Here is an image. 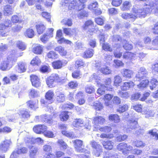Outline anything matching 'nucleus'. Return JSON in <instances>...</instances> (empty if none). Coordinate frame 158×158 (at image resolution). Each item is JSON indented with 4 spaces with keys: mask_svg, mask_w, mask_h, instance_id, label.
I'll use <instances>...</instances> for the list:
<instances>
[{
    "mask_svg": "<svg viewBox=\"0 0 158 158\" xmlns=\"http://www.w3.org/2000/svg\"><path fill=\"white\" fill-rule=\"evenodd\" d=\"M122 80L121 77L118 75L114 76V85L116 87L120 85L122 82Z\"/></svg>",
    "mask_w": 158,
    "mask_h": 158,
    "instance_id": "c9c22d12",
    "label": "nucleus"
},
{
    "mask_svg": "<svg viewBox=\"0 0 158 158\" xmlns=\"http://www.w3.org/2000/svg\"><path fill=\"white\" fill-rule=\"evenodd\" d=\"M57 143L60 146V148L64 150L66 149L67 148L68 146L67 144L62 139H59Z\"/></svg>",
    "mask_w": 158,
    "mask_h": 158,
    "instance_id": "6e6d98bb",
    "label": "nucleus"
},
{
    "mask_svg": "<svg viewBox=\"0 0 158 158\" xmlns=\"http://www.w3.org/2000/svg\"><path fill=\"white\" fill-rule=\"evenodd\" d=\"M29 95L31 98H35L40 96L39 92L34 89L29 90Z\"/></svg>",
    "mask_w": 158,
    "mask_h": 158,
    "instance_id": "a19ab883",
    "label": "nucleus"
},
{
    "mask_svg": "<svg viewBox=\"0 0 158 158\" xmlns=\"http://www.w3.org/2000/svg\"><path fill=\"white\" fill-rule=\"evenodd\" d=\"M113 97V96L112 94H106L104 96L103 99L105 101V104L106 106H109Z\"/></svg>",
    "mask_w": 158,
    "mask_h": 158,
    "instance_id": "2f4dec72",
    "label": "nucleus"
},
{
    "mask_svg": "<svg viewBox=\"0 0 158 158\" xmlns=\"http://www.w3.org/2000/svg\"><path fill=\"white\" fill-rule=\"evenodd\" d=\"M149 81L148 79L143 80L140 83L137 85V87L140 89H142L146 87L149 83Z\"/></svg>",
    "mask_w": 158,
    "mask_h": 158,
    "instance_id": "c03bdc74",
    "label": "nucleus"
},
{
    "mask_svg": "<svg viewBox=\"0 0 158 158\" xmlns=\"http://www.w3.org/2000/svg\"><path fill=\"white\" fill-rule=\"evenodd\" d=\"M121 73L123 77L127 79L131 78L134 73L132 70L129 69H123Z\"/></svg>",
    "mask_w": 158,
    "mask_h": 158,
    "instance_id": "f3484780",
    "label": "nucleus"
},
{
    "mask_svg": "<svg viewBox=\"0 0 158 158\" xmlns=\"http://www.w3.org/2000/svg\"><path fill=\"white\" fill-rule=\"evenodd\" d=\"M16 59L12 56L10 55L7 58L2 61L0 64V69L2 71L9 70L12 67L13 63L15 62Z\"/></svg>",
    "mask_w": 158,
    "mask_h": 158,
    "instance_id": "f03ea898",
    "label": "nucleus"
},
{
    "mask_svg": "<svg viewBox=\"0 0 158 158\" xmlns=\"http://www.w3.org/2000/svg\"><path fill=\"white\" fill-rule=\"evenodd\" d=\"M61 22L63 24L67 25L68 26H71L72 24V20L70 19H64L62 20Z\"/></svg>",
    "mask_w": 158,
    "mask_h": 158,
    "instance_id": "338daca9",
    "label": "nucleus"
},
{
    "mask_svg": "<svg viewBox=\"0 0 158 158\" xmlns=\"http://www.w3.org/2000/svg\"><path fill=\"white\" fill-rule=\"evenodd\" d=\"M38 151V148L36 147H32L30 152V157L33 158L36 154Z\"/></svg>",
    "mask_w": 158,
    "mask_h": 158,
    "instance_id": "bf43d9fd",
    "label": "nucleus"
},
{
    "mask_svg": "<svg viewBox=\"0 0 158 158\" xmlns=\"http://www.w3.org/2000/svg\"><path fill=\"white\" fill-rule=\"evenodd\" d=\"M16 118H17L19 116L22 118H27L29 117V112L24 109L20 110H19L18 113L15 114Z\"/></svg>",
    "mask_w": 158,
    "mask_h": 158,
    "instance_id": "6ab92c4d",
    "label": "nucleus"
},
{
    "mask_svg": "<svg viewBox=\"0 0 158 158\" xmlns=\"http://www.w3.org/2000/svg\"><path fill=\"white\" fill-rule=\"evenodd\" d=\"M119 156L117 153L108 152L104 156L103 158H119Z\"/></svg>",
    "mask_w": 158,
    "mask_h": 158,
    "instance_id": "e433bc0d",
    "label": "nucleus"
},
{
    "mask_svg": "<svg viewBox=\"0 0 158 158\" xmlns=\"http://www.w3.org/2000/svg\"><path fill=\"white\" fill-rule=\"evenodd\" d=\"M98 3L97 2H95L90 4L88 7L89 9L90 10H95V8L98 7Z\"/></svg>",
    "mask_w": 158,
    "mask_h": 158,
    "instance_id": "0e129e2a",
    "label": "nucleus"
},
{
    "mask_svg": "<svg viewBox=\"0 0 158 158\" xmlns=\"http://www.w3.org/2000/svg\"><path fill=\"white\" fill-rule=\"evenodd\" d=\"M134 85V82L132 81L125 82L123 83V85L120 87L122 90L126 91L133 87Z\"/></svg>",
    "mask_w": 158,
    "mask_h": 158,
    "instance_id": "412c9836",
    "label": "nucleus"
},
{
    "mask_svg": "<svg viewBox=\"0 0 158 158\" xmlns=\"http://www.w3.org/2000/svg\"><path fill=\"white\" fill-rule=\"evenodd\" d=\"M26 69L23 64L19 63L18 64V71L19 73H22L25 71Z\"/></svg>",
    "mask_w": 158,
    "mask_h": 158,
    "instance_id": "774afa93",
    "label": "nucleus"
},
{
    "mask_svg": "<svg viewBox=\"0 0 158 158\" xmlns=\"http://www.w3.org/2000/svg\"><path fill=\"white\" fill-rule=\"evenodd\" d=\"M47 56L48 58L55 59L58 57V55L53 51H51L47 54Z\"/></svg>",
    "mask_w": 158,
    "mask_h": 158,
    "instance_id": "864d4df0",
    "label": "nucleus"
},
{
    "mask_svg": "<svg viewBox=\"0 0 158 158\" xmlns=\"http://www.w3.org/2000/svg\"><path fill=\"white\" fill-rule=\"evenodd\" d=\"M42 16L45 18L48 22H51V16L50 13L46 12H43L41 14Z\"/></svg>",
    "mask_w": 158,
    "mask_h": 158,
    "instance_id": "69168bd1",
    "label": "nucleus"
},
{
    "mask_svg": "<svg viewBox=\"0 0 158 158\" xmlns=\"http://www.w3.org/2000/svg\"><path fill=\"white\" fill-rule=\"evenodd\" d=\"M36 118H40L42 122H44L49 124H52L53 123V120L50 115L46 114L36 117Z\"/></svg>",
    "mask_w": 158,
    "mask_h": 158,
    "instance_id": "4468645a",
    "label": "nucleus"
},
{
    "mask_svg": "<svg viewBox=\"0 0 158 158\" xmlns=\"http://www.w3.org/2000/svg\"><path fill=\"white\" fill-rule=\"evenodd\" d=\"M72 76L74 78L79 79L81 77L82 73L79 70L75 71L72 73Z\"/></svg>",
    "mask_w": 158,
    "mask_h": 158,
    "instance_id": "4d7b16f0",
    "label": "nucleus"
},
{
    "mask_svg": "<svg viewBox=\"0 0 158 158\" xmlns=\"http://www.w3.org/2000/svg\"><path fill=\"white\" fill-rule=\"evenodd\" d=\"M148 72L144 68H141L134 78L135 81H140L143 79L148 74Z\"/></svg>",
    "mask_w": 158,
    "mask_h": 158,
    "instance_id": "9d476101",
    "label": "nucleus"
},
{
    "mask_svg": "<svg viewBox=\"0 0 158 158\" xmlns=\"http://www.w3.org/2000/svg\"><path fill=\"white\" fill-rule=\"evenodd\" d=\"M44 49V47L42 45H37L33 48V52L37 54H40L42 53Z\"/></svg>",
    "mask_w": 158,
    "mask_h": 158,
    "instance_id": "c85d7f7f",
    "label": "nucleus"
},
{
    "mask_svg": "<svg viewBox=\"0 0 158 158\" xmlns=\"http://www.w3.org/2000/svg\"><path fill=\"white\" fill-rule=\"evenodd\" d=\"M47 127L44 125H38L34 127L33 131L37 134H41L44 132L47 129Z\"/></svg>",
    "mask_w": 158,
    "mask_h": 158,
    "instance_id": "2eb2a0df",
    "label": "nucleus"
},
{
    "mask_svg": "<svg viewBox=\"0 0 158 158\" xmlns=\"http://www.w3.org/2000/svg\"><path fill=\"white\" fill-rule=\"evenodd\" d=\"M56 100L59 102H62L65 101L64 95L62 93L57 92L56 93Z\"/></svg>",
    "mask_w": 158,
    "mask_h": 158,
    "instance_id": "f704fd0d",
    "label": "nucleus"
},
{
    "mask_svg": "<svg viewBox=\"0 0 158 158\" xmlns=\"http://www.w3.org/2000/svg\"><path fill=\"white\" fill-rule=\"evenodd\" d=\"M77 2L76 0H73L72 1L70 2L69 1V4L67 6L69 10H75L77 9Z\"/></svg>",
    "mask_w": 158,
    "mask_h": 158,
    "instance_id": "c756f323",
    "label": "nucleus"
},
{
    "mask_svg": "<svg viewBox=\"0 0 158 158\" xmlns=\"http://www.w3.org/2000/svg\"><path fill=\"white\" fill-rule=\"evenodd\" d=\"M11 142L9 139H5L0 144V151L5 153L8 150Z\"/></svg>",
    "mask_w": 158,
    "mask_h": 158,
    "instance_id": "f8f14e48",
    "label": "nucleus"
},
{
    "mask_svg": "<svg viewBox=\"0 0 158 158\" xmlns=\"http://www.w3.org/2000/svg\"><path fill=\"white\" fill-rule=\"evenodd\" d=\"M11 21L13 24L21 23H23L24 21L20 16L17 15H13L11 18Z\"/></svg>",
    "mask_w": 158,
    "mask_h": 158,
    "instance_id": "a878e982",
    "label": "nucleus"
},
{
    "mask_svg": "<svg viewBox=\"0 0 158 158\" xmlns=\"http://www.w3.org/2000/svg\"><path fill=\"white\" fill-rule=\"evenodd\" d=\"M55 50L58 52L60 55L62 56H65L67 54V52L65 50L64 48L61 46L56 47Z\"/></svg>",
    "mask_w": 158,
    "mask_h": 158,
    "instance_id": "37998d69",
    "label": "nucleus"
},
{
    "mask_svg": "<svg viewBox=\"0 0 158 158\" xmlns=\"http://www.w3.org/2000/svg\"><path fill=\"white\" fill-rule=\"evenodd\" d=\"M26 1L28 5L30 6L33 5L36 2L40 4H42L44 2L43 0H26Z\"/></svg>",
    "mask_w": 158,
    "mask_h": 158,
    "instance_id": "3c124183",
    "label": "nucleus"
},
{
    "mask_svg": "<svg viewBox=\"0 0 158 158\" xmlns=\"http://www.w3.org/2000/svg\"><path fill=\"white\" fill-rule=\"evenodd\" d=\"M131 6V2L129 1H126L123 2L120 7V8L122 11H127L129 10Z\"/></svg>",
    "mask_w": 158,
    "mask_h": 158,
    "instance_id": "bb28decb",
    "label": "nucleus"
},
{
    "mask_svg": "<svg viewBox=\"0 0 158 158\" xmlns=\"http://www.w3.org/2000/svg\"><path fill=\"white\" fill-rule=\"evenodd\" d=\"M90 145L93 148V155L96 156H99L102 152V148L101 146L94 140L91 141Z\"/></svg>",
    "mask_w": 158,
    "mask_h": 158,
    "instance_id": "20e7f679",
    "label": "nucleus"
},
{
    "mask_svg": "<svg viewBox=\"0 0 158 158\" xmlns=\"http://www.w3.org/2000/svg\"><path fill=\"white\" fill-rule=\"evenodd\" d=\"M73 143L74 144V148L75 150L79 152H85L86 150L82 147L83 141L79 139H77L73 141Z\"/></svg>",
    "mask_w": 158,
    "mask_h": 158,
    "instance_id": "6e6552de",
    "label": "nucleus"
},
{
    "mask_svg": "<svg viewBox=\"0 0 158 158\" xmlns=\"http://www.w3.org/2000/svg\"><path fill=\"white\" fill-rule=\"evenodd\" d=\"M105 121V119L102 116H98L94 117L92 120V123L95 128L94 131H97L98 128V126L99 125H103Z\"/></svg>",
    "mask_w": 158,
    "mask_h": 158,
    "instance_id": "423d86ee",
    "label": "nucleus"
},
{
    "mask_svg": "<svg viewBox=\"0 0 158 158\" xmlns=\"http://www.w3.org/2000/svg\"><path fill=\"white\" fill-rule=\"evenodd\" d=\"M38 101L37 103L33 101H29L27 102V105L30 108L33 109L37 107Z\"/></svg>",
    "mask_w": 158,
    "mask_h": 158,
    "instance_id": "5fc2aeb1",
    "label": "nucleus"
},
{
    "mask_svg": "<svg viewBox=\"0 0 158 158\" xmlns=\"http://www.w3.org/2000/svg\"><path fill=\"white\" fill-rule=\"evenodd\" d=\"M133 109L138 112H141L142 110V106L139 104H134L133 106Z\"/></svg>",
    "mask_w": 158,
    "mask_h": 158,
    "instance_id": "052dcab7",
    "label": "nucleus"
},
{
    "mask_svg": "<svg viewBox=\"0 0 158 158\" xmlns=\"http://www.w3.org/2000/svg\"><path fill=\"white\" fill-rule=\"evenodd\" d=\"M35 27L37 33L39 34H42L45 30L46 27L43 23L39 22L36 23Z\"/></svg>",
    "mask_w": 158,
    "mask_h": 158,
    "instance_id": "aec40b11",
    "label": "nucleus"
},
{
    "mask_svg": "<svg viewBox=\"0 0 158 158\" xmlns=\"http://www.w3.org/2000/svg\"><path fill=\"white\" fill-rule=\"evenodd\" d=\"M136 55L135 54L127 52L123 54V57L127 59H135L136 58Z\"/></svg>",
    "mask_w": 158,
    "mask_h": 158,
    "instance_id": "7c9ffc66",
    "label": "nucleus"
},
{
    "mask_svg": "<svg viewBox=\"0 0 158 158\" xmlns=\"http://www.w3.org/2000/svg\"><path fill=\"white\" fill-rule=\"evenodd\" d=\"M158 87V81L155 78H153L150 82V89L153 90L154 89Z\"/></svg>",
    "mask_w": 158,
    "mask_h": 158,
    "instance_id": "de8ad7c7",
    "label": "nucleus"
},
{
    "mask_svg": "<svg viewBox=\"0 0 158 158\" xmlns=\"http://www.w3.org/2000/svg\"><path fill=\"white\" fill-rule=\"evenodd\" d=\"M60 79L57 74L53 73L47 78L46 82L48 86L52 88L55 86V83L56 81L60 82Z\"/></svg>",
    "mask_w": 158,
    "mask_h": 158,
    "instance_id": "7ed1b4c3",
    "label": "nucleus"
},
{
    "mask_svg": "<svg viewBox=\"0 0 158 158\" xmlns=\"http://www.w3.org/2000/svg\"><path fill=\"white\" fill-rule=\"evenodd\" d=\"M152 11L158 13V0L148 2L142 7L137 5L133 6L131 10L132 13L124 12L122 14L121 16L124 19L133 21L138 17H145L147 14Z\"/></svg>",
    "mask_w": 158,
    "mask_h": 158,
    "instance_id": "f257e3e1",
    "label": "nucleus"
},
{
    "mask_svg": "<svg viewBox=\"0 0 158 158\" xmlns=\"http://www.w3.org/2000/svg\"><path fill=\"white\" fill-rule=\"evenodd\" d=\"M40 63L41 60L37 56L34 58L31 62V64L33 66H38Z\"/></svg>",
    "mask_w": 158,
    "mask_h": 158,
    "instance_id": "09e8293b",
    "label": "nucleus"
},
{
    "mask_svg": "<svg viewBox=\"0 0 158 158\" xmlns=\"http://www.w3.org/2000/svg\"><path fill=\"white\" fill-rule=\"evenodd\" d=\"M128 105L126 104L123 106H120L118 109L117 110V111L120 113H123L127 110L128 109Z\"/></svg>",
    "mask_w": 158,
    "mask_h": 158,
    "instance_id": "680f3d73",
    "label": "nucleus"
},
{
    "mask_svg": "<svg viewBox=\"0 0 158 158\" xmlns=\"http://www.w3.org/2000/svg\"><path fill=\"white\" fill-rule=\"evenodd\" d=\"M85 89L86 92L88 94H92L95 91L93 86L90 85H87L85 86Z\"/></svg>",
    "mask_w": 158,
    "mask_h": 158,
    "instance_id": "13d9d810",
    "label": "nucleus"
},
{
    "mask_svg": "<svg viewBox=\"0 0 158 158\" xmlns=\"http://www.w3.org/2000/svg\"><path fill=\"white\" fill-rule=\"evenodd\" d=\"M76 30L75 29H71L69 28H64L63 31L64 33L68 35H72L75 33Z\"/></svg>",
    "mask_w": 158,
    "mask_h": 158,
    "instance_id": "49530a36",
    "label": "nucleus"
},
{
    "mask_svg": "<svg viewBox=\"0 0 158 158\" xmlns=\"http://www.w3.org/2000/svg\"><path fill=\"white\" fill-rule=\"evenodd\" d=\"M138 127V123L136 121L133 120H129L128 121V126L126 129V131L129 132L132 131L134 132L136 128Z\"/></svg>",
    "mask_w": 158,
    "mask_h": 158,
    "instance_id": "9b49d317",
    "label": "nucleus"
},
{
    "mask_svg": "<svg viewBox=\"0 0 158 158\" xmlns=\"http://www.w3.org/2000/svg\"><path fill=\"white\" fill-rule=\"evenodd\" d=\"M3 13L4 15L9 16L13 14L14 11V8L10 5H6L3 8Z\"/></svg>",
    "mask_w": 158,
    "mask_h": 158,
    "instance_id": "dca6fc26",
    "label": "nucleus"
},
{
    "mask_svg": "<svg viewBox=\"0 0 158 158\" xmlns=\"http://www.w3.org/2000/svg\"><path fill=\"white\" fill-rule=\"evenodd\" d=\"M30 77L32 85L33 86L35 87H38L40 85V79L37 76L32 75L30 76Z\"/></svg>",
    "mask_w": 158,
    "mask_h": 158,
    "instance_id": "a211bd4d",
    "label": "nucleus"
},
{
    "mask_svg": "<svg viewBox=\"0 0 158 158\" xmlns=\"http://www.w3.org/2000/svg\"><path fill=\"white\" fill-rule=\"evenodd\" d=\"M118 94L121 98L125 99L128 98L129 96V94L127 92H123L121 91H119Z\"/></svg>",
    "mask_w": 158,
    "mask_h": 158,
    "instance_id": "e2e57ef3",
    "label": "nucleus"
},
{
    "mask_svg": "<svg viewBox=\"0 0 158 158\" xmlns=\"http://www.w3.org/2000/svg\"><path fill=\"white\" fill-rule=\"evenodd\" d=\"M23 23L15 25L12 27V30L14 32H18L20 31L23 27Z\"/></svg>",
    "mask_w": 158,
    "mask_h": 158,
    "instance_id": "58836bf2",
    "label": "nucleus"
},
{
    "mask_svg": "<svg viewBox=\"0 0 158 158\" xmlns=\"http://www.w3.org/2000/svg\"><path fill=\"white\" fill-rule=\"evenodd\" d=\"M94 53V51L93 49H89L84 52L83 57L85 58H91L93 56Z\"/></svg>",
    "mask_w": 158,
    "mask_h": 158,
    "instance_id": "72a5a7b5",
    "label": "nucleus"
},
{
    "mask_svg": "<svg viewBox=\"0 0 158 158\" xmlns=\"http://www.w3.org/2000/svg\"><path fill=\"white\" fill-rule=\"evenodd\" d=\"M102 144L105 148L107 150H110L112 149L114 143L110 140H106L103 141Z\"/></svg>",
    "mask_w": 158,
    "mask_h": 158,
    "instance_id": "b1692460",
    "label": "nucleus"
},
{
    "mask_svg": "<svg viewBox=\"0 0 158 158\" xmlns=\"http://www.w3.org/2000/svg\"><path fill=\"white\" fill-rule=\"evenodd\" d=\"M62 35V33L61 30H59L57 31L56 38V39L57 38L59 39L58 40V42L60 44H69L70 46L72 45L73 43L71 41L64 37L61 38Z\"/></svg>",
    "mask_w": 158,
    "mask_h": 158,
    "instance_id": "0eeeda50",
    "label": "nucleus"
},
{
    "mask_svg": "<svg viewBox=\"0 0 158 158\" xmlns=\"http://www.w3.org/2000/svg\"><path fill=\"white\" fill-rule=\"evenodd\" d=\"M68 112L63 111L61 113L60 117L61 121H66L69 118V115H68Z\"/></svg>",
    "mask_w": 158,
    "mask_h": 158,
    "instance_id": "a18cd8bd",
    "label": "nucleus"
},
{
    "mask_svg": "<svg viewBox=\"0 0 158 158\" xmlns=\"http://www.w3.org/2000/svg\"><path fill=\"white\" fill-rule=\"evenodd\" d=\"M109 120L114 123H117L120 121V119L119 116L115 114H112L109 116Z\"/></svg>",
    "mask_w": 158,
    "mask_h": 158,
    "instance_id": "cd10ccee",
    "label": "nucleus"
},
{
    "mask_svg": "<svg viewBox=\"0 0 158 158\" xmlns=\"http://www.w3.org/2000/svg\"><path fill=\"white\" fill-rule=\"evenodd\" d=\"M52 65L54 69H60L62 67L63 62L60 60H56L52 63Z\"/></svg>",
    "mask_w": 158,
    "mask_h": 158,
    "instance_id": "473e14b6",
    "label": "nucleus"
},
{
    "mask_svg": "<svg viewBox=\"0 0 158 158\" xmlns=\"http://www.w3.org/2000/svg\"><path fill=\"white\" fill-rule=\"evenodd\" d=\"M84 121L81 119H76L73 122V126L77 127H81L83 125Z\"/></svg>",
    "mask_w": 158,
    "mask_h": 158,
    "instance_id": "ea45409f",
    "label": "nucleus"
},
{
    "mask_svg": "<svg viewBox=\"0 0 158 158\" xmlns=\"http://www.w3.org/2000/svg\"><path fill=\"white\" fill-rule=\"evenodd\" d=\"M97 85L98 87L100 86V87L99 88L97 91V93L100 95H102L104 94L106 90L112 91L113 89L112 88L111 86H105L104 85L101 84L100 82H98Z\"/></svg>",
    "mask_w": 158,
    "mask_h": 158,
    "instance_id": "1a4fd4ad",
    "label": "nucleus"
},
{
    "mask_svg": "<svg viewBox=\"0 0 158 158\" xmlns=\"http://www.w3.org/2000/svg\"><path fill=\"white\" fill-rule=\"evenodd\" d=\"M142 112L143 114L145 115V117L147 118H149L154 117L155 113V111L150 109L147 108L143 110Z\"/></svg>",
    "mask_w": 158,
    "mask_h": 158,
    "instance_id": "5701e85b",
    "label": "nucleus"
},
{
    "mask_svg": "<svg viewBox=\"0 0 158 158\" xmlns=\"http://www.w3.org/2000/svg\"><path fill=\"white\" fill-rule=\"evenodd\" d=\"M94 108L96 111H100L103 109V106L101 102L98 101L94 103L93 105Z\"/></svg>",
    "mask_w": 158,
    "mask_h": 158,
    "instance_id": "4c0bfd02",
    "label": "nucleus"
},
{
    "mask_svg": "<svg viewBox=\"0 0 158 158\" xmlns=\"http://www.w3.org/2000/svg\"><path fill=\"white\" fill-rule=\"evenodd\" d=\"M16 45L18 48L22 51L24 50L26 48V44L25 43L22 41H17L16 43Z\"/></svg>",
    "mask_w": 158,
    "mask_h": 158,
    "instance_id": "603ef678",
    "label": "nucleus"
},
{
    "mask_svg": "<svg viewBox=\"0 0 158 158\" xmlns=\"http://www.w3.org/2000/svg\"><path fill=\"white\" fill-rule=\"evenodd\" d=\"M24 35L25 36L28 38H32L34 35V31L32 29L29 28L26 30L24 33Z\"/></svg>",
    "mask_w": 158,
    "mask_h": 158,
    "instance_id": "79ce46f5",
    "label": "nucleus"
},
{
    "mask_svg": "<svg viewBox=\"0 0 158 158\" xmlns=\"http://www.w3.org/2000/svg\"><path fill=\"white\" fill-rule=\"evenodd\" d=\"M102 65L101 63H98L95 64V67L98 70H99L102 73L107 75L111 73V70L109 68L106 66L104 67H102Z\"/></svg>",
    "mask_w": 158,
    "mask_h": 158,
    "instance_id": "ddd939ff",
    "label": "nucleus"
},
{
    "mask_svg": "<svg viewBox=\"0 0 158 158\" xmlns=\"http://www.w3.org/2000/svg\"><path fill=\"white\" fill-rule=\"evenodd\" d=\"M117 149L121 151L124 154L128 153L130 151L132 150L133 147L124 143H122L117 145Z\"/></svg>",
    "mask_w": 158,
    "mask_h": 158,
    "instance_id": "39448f33",
    "label": "nucleus"
},
{
    "mask_svg": "<svg viewBox=\"0 0 158 158\" xmlns=\"http://www.w3.org/2000/svg\"><path fill=\"white\" fill-rule=\"evenodd\" d=\"M27 142L31 144L35 143L37 142L39 144H42L44 143V140L40 138H37L36 139L33 138H27V139H25Z\"/></svg>",
    "mask_w": 158,
    "mask_h": 158,
    "instance_id": "4be33fe9",
    "label": "nucleus"
},
{
    "mask_svg": "<svg viewBox=\"0 0 158 158\" xmlns=\"http://www.w3.org/2000/svg\"><path fill=\"white\" fill-rule=\"evenodd\" d=\"M54 96L53 91L49 90L46 93L45 97V99L49 102V103H51L53 101Z\"/></svg>",
    "mask_w": 158,
    "mask_h": 158,
    "instance_id": "393cba45",
    "label": "nucleus"
},
{
    "mask_svg": "<svg viewBox=\"0 0 158 158\" xmlns=\"http://www.w3.org/2000/svg\"><path fill=\"white\" fill-rule=\"evenodd\" d=\"M93 22L91 20H89L85 22V23L82 26V28L84 30L87 29H90V27H92Z\"/></svg>",
    "mask_w": 158,
    "mask_h": 158,
    "instance_id": "8fccbe9b",
    "label": "nucleus"
}]
</instances>
